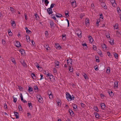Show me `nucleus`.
I'll use <instances>...</instances> for the list:
<instances>
[{
  "mask_svg": "<svg viewBox=\"0 0 121 121\" xmlns=\"http://www.w3.org/2000/svg\"><path fill=\"white\" fill-rule=\"evenodd\" d=\"M66 95V98L69 101H70L72 100H73L74 99V97L73 95L71 96L69 93L66 92L65 93Z\"/></svg>",
  "mask_w": 121,
  "mask_h": 121,
  "instance_id": "obj_1",
  "label": "nucleus"
},
{
  "mask_svg": "<svg viewBox=\"0 0 121 121\" xmlns=\"http://www.w3.org/2000/svg\"><path fill=\"white\" fill-rule=\"evenodd\" d=\"M37 98V99L39 102L42 103L43 102V99L40 95L38 94L36 96Z\"/></svg>",
  "mask_w": 121,
  "mask_h": 121,
  "instance_id": "obj_2",
  "label": "nucleus"
},
{
  "mask_svg": "<svg viewBox=\"0 0 121 121\" xmlns=\"http://www.w3.org/2000/svg\"><path fill=\"white\" fill-rule=\"evenodd\" d=\"M71 4L72 7L73 8H75L77 6L76 3L74 0L71 2Z\"/></svg>",
  "mask_w": 121,
  "mask_h": 121,
  "instance_id": "obj_3",
  "label": "nucleus"
},
{
  "mask_svg": "<svg viewBox=\"0 0 121 121\" xmlns=\"http://www.w3.org/2000/svg\"><path fill=\"white\" fill-rule=\"evenodd\" d=\"M11 25L12 28L13 29H14L16 27V24L14 20H12L11 21Z\"/></svg>",
  "mask_w": 121,
  "mask_h": 121,
  "instance_id": "obj_4",
  "label": "nucleus"
},
{
  "mask_svg": "<svg viewBox=\"0 0 121 121\" xmlns=\"http://www.w3.org/2000/svg\"><path fill=\"white\" fill-rule=\"evenodd\" d=\"M35 65L39 70L41 71L42 70V68L39 66V65L37 63L35 62Z\"/></svg>",
  "mask_w": 121,
  "mask_h": 121,
  "instance_id": "obj_5",
  "label": "nucleus"
},
{
  "mask_svg": "<svg viewBox=\"0 0 121 121\" xmlns=\"http://www.w3.org/2000/svg\"><path fill=\"white\" fill-rule=\"evenodd\" d=\"M88 38L90 43L91 44L94 41V39L92 37L89 35L88 36Z\"/></svg>",
  "mask_w": 121,
  "mask_h": 121,
  "instance_id": "obj_6",
  "label": "nucleus"
},
{
  "mask_svg": "<svg viewBox=\"0 0 121 121\" xmlns=\"http://www.w3.org/2000/svg\"><path fill=\"white\" fill-rule=\"evenodd\" d=\"M77 35L80 38L81 37V31L80 30H79L77 31Z\"/></svg>",
  "mask_w": 121,
  "mask_h": 121,
  "instance_id": "obj_7",
  "label": "nucleus"
},
{
  "mask_svg": "<svg viewBox=\"0 0 121 121\" xmlns=\"http://www.w3.org/2000/svg\"><path fill=\"white\" fill-rule=\"evenodd\" d=\"M55 47L57 49L60 50L61 49V47L58 43H56L55 44Z\"/></svg>",
  "mask_w": 121,
  "mask_h": 121,
  "instance_id": "obj_8",
  "label": "nucleus"
},
{
  "mask_svg": "<svg viewBox=\"0 0 121 121\" xmlns=\"http://www.w3.org/2000/svg\"><path fill=\"white\" fill-rule=\"evenodd\" d=\"M111 3H112V6L115 7L116 6V4L115 0H110Z\"/></svg>",
  "mask_w": 121,
  "mask_h": 121,
  "instance_id": "obj_9",
  "label": "nucleus"
},
{
  "mask_svg": "<svg viewBox=\"0 0 121 121\" xmlns=\"http://www.w3.org/2000/svg\"><path fill=\"white\" fill-rule=\"evenodd\" d=\"M48 78L50 79V81L51 82H54L55 80L54 77L52 75L50 76Z\"/></svg>",
  "mask_w": 121,
  "mask_h": 121,
  "instance_id": "obj_10",
  "label": "nucleus"
},
{
  "mask_svg": "<svg viewBox=\"0 0 121 121\" xmlns=\"http://www.w3.org/2000/svg\"><path fill=\"white\" fill-rule=\"evenodd\" d=\"M20 95L21 98V99L22 101L24 103H26V101L25 100H23V96L21 93L20 94Z\"/></svg>",
  "mask_w": 121,
  "mask_h": 121,
  "instance_id": "obj_11",
  "label": "nucleus"
},
{
  "mask_svg": "<svg viewBox=\"0 0 121 121\" xmlns=\"http://www.w3.org/2000/svg\"><path fill=\"white\" fill-rule=\"evenodd\" d=\"M55 66L57 68H59V62L57 61H55Z\"/></svg>",
  "mask_w": 121,
  "mask_h": 121,
  "instance_id": "obj_12",
  "label": "nucleus"
},
{
  "mask_svg": "<svg viewBox=\"0 0 121 121\" xmlns=\"http://www.w3.org/2000/svg\"><path fill=\"white\" fill-rule=\"evenodd\" d=\"M118 82L116 81L114 83V88L115 89H117L118 88Z\"/></svg>",
  "mask_w": 121,
  "mask_h": 121,
  "instance_id": "obj_13",
  "label": "nucleus"
},
{
  "mask_svg": "<svg viewBox=\"0 0 121 121\" xmlns=\"http://www.w3.org/2000/svg\"><path fill=\"white\" fill-rule=\"evenodd\" d=\"M89 19L88 18H86L85 20V24L86 26H89Z\"/></svg>",
  "mask_w": 121,
  "mask_h": 121,
  "instance_id": "obj_14",
  "label": "nucleus"
},
{
  "mask_svg": "<svg viewBox=\"0 0 121 121\" xmlns=\"http://www.w3.org/2000/svg\"><path fill=\"white\" fill-rule=\"evenodd\" d=\"M28 91L30 94L32 93L33 92V89L30 86L29 87Z\"/></svg>",
  "mask_w": 121,
  "mask_h": 121,
  "instance_id": "obj_15",
  "label": "nucleus"
},
{
  "mask_svg": "<svg viewBox=\"0 0 121 121\" xmlns=\"http://www.w3.org/2000/svg\"><path fill=\"white\" fill-rule=\"evenodd\" d=\"M47 12L49 14H52V9L51 8H48L47 9Z\"/></svg>",
  "mask_w": 121,
  "mask_h": 121,
  "instance_id": "obj_16",
  "label": "nucleus"
},
{
  "mask_svg": "<svg viewBox=\"0 0 121 121\" xmlns=\"http://www.w3.org/2000/svg\"><path fill=\"white\" fill-rule=\"evenodd\" d=\"M25 29L26 30V33H27L28 34H30L31 33V32L28 29L27 27H25Z\"/></svg>",
  "mask_w": 121,
  "mask_h": 121,
  "instance_id": "obj_17",
  "label": "nucleus"
},
{
  "mask_svg": "<svg viewBox=\"0 0 121 121\" xmlns=\"http://www.w3.org/2000/svg\"><path fill=\"white\" fill-rule=\"evenodd\" d=\"M19 51L20 52L22 55H24L25 54V51L24 50L22 49H21L19 50Z\"/></svg>",
  "mask_w": 121,
  "mask_h": 121,
  "instance_id": "obj_18",
  "label": "nucleus"
},
{
  "mask_svg": "<svg viewBox=\"0 0 121 121\" xmlns=\"http://www.w3.org/2000/svg\"><path fill=\"white\" fill-rule=\"evenodd\" d=\"M67 63L68 65H71L72 63V60L71 59H70L67 60Z\"/></svg>",
  "mask_w": 121,
  "mask_h": 121,
  "instance_id": "obj_19",
  "label": "nucleus"
},
{
  "mask_svg": "<svg viewBox=\"0 0 121 121\" xmlns=\"http://www.w3.org/2000/svg\"><path fill=\"white\" fill-rule=\"evenodd\" d=\"M15 46L17 47H19L21 46L20 43L18 41H16L15 43Z\"/></svg>",
  "mask_w": 121,
  "mask_h": 121,
  "instance_id": "obj_20",
  "label": "nucleus"
},
{
  "mask_svg": "<svg viewBox=\"0 0 121 121\" xmlns=\"http://www.w3.org/2000/svg\"><path fill=\"white\" fill-rule=\"evenodd\" d=\"M56 102L58 104V105L59 106H60L61 104V101L60 99H57L56 100Z\"/></svg>",
  "mask_w": 121,
  "mask_h": 121,
  "instance_id": "obj_21",
  "label": "nucleus"
},
{
  "mask_svg": "<svg viewBox=\"0 0 121 121\" xmlns=\"http://www.w3.org/2000/svg\"><path fill=\"white\" fill-rule=\"evenodd\" d=\"M50 25L51 28H53L54 27V22L53 21H50Z\"/></svg>",
  "mask_w": 121,
  "mask_h": 121,
  "instance_id": "obj_22",
  "label": "nucleus"
},
{
  "mask_svg": "<svg viewBox=\"0 0 121 121\" xmlns=\"http://www.w3.org/2000/svg\"><path fill=\"white\" fill-rule=\"evenodd\" d=\"M10 10L12 13H14L15 12V11L14 9L12 7H10Z\"/></svg>",
  "mask_w": 121,
  "mask_h": 121,
  "instance_id": "obj_23",
  "label": "nucleus"
},
{
  "mask_svg": "<svg viewBox=\"0 0 121 121\" xmlns=\"http://www.w3.org/2000/svg\"><path fill=\"white\" fill-rule=\"evenodd\" d=\"M117 9L118 14L119 15H121V11L120 8L118 7H117Z\"/></svg>",
  "mask_w": 121,
  "mask_h": 121,
  "instance_id": "obj_24",
  "label": "nucleus"
},
{
  "mask_svg": "<svg viewBox=\"0 0 121 121\" xmlns=\"http://www.w3.org/2000/svg\"><path fill=\"white\" fill-rule=\"evenodd\" d=\"M56 16L57 17H62V15L60 14L56 13Z\"/></svg>",
  "mask_w": 121,
  "mask_h": 121,
  "instance_id": "obj_25",
  "label": "nucleus"
},
{
  "mask_svg": "<svg viewBox=\"0 0 121 121\" xmlns=\"http://www.w3.org/2000/svg\"><path fill=\"white\" fill-rule=\"evenodd\" d=\"M26 38L27 42H30V40L29 36L28 35H26Z\"/></svg>",
  "mask_w": 121,
  "mask_h": 121,
  "instance_id": "obj_26",
  "label": "nucleus"
},
{
  "mask_svg": "<svg viewBox=\"0 0 121 121\" xmlns=\"http://www.w3.org/2000/svg\"><path fill=\"white\" fill-rule=\"evenodd\" d=\"M44 47L46 50H49L50 48L49 47L48 45V44H46L45 46H44Z\"/></svg>",
  "mask_w": 121,
  "mask_h": 121,
  "instance_id": "obj_27",
  "label": "nucleus"
},
{
  "mask_svg": "<svg viewBox=\"0 0 121 121\" xmlns=\"http://www.w3.org/2000/svg\"><path fill=\"white\" fill-rule=\"evenodd\" d=\"M109 42L111 45H113L114 44L113 39H110Z\"/></svg>",
  "mask_w": 121,
  "mask_h": 121,
  "instance_id": "obj_28",
  "label": "nucleus"
},
{
  "mask_svg": "<svg viewBox=\"0 0 121 121\" xmlns=\"http://www.w3.org/2000/svg\"><path fill=\"white\" fill-rule=\"evenodd\" d=\"M69 112L71 115L72 116H73L74 115V113L72 110L70 109H69Z\"/></svg>",
  "mask_w": 121,
  "mask_h": 121,
  "instance_id": "obj_29",
  "label": "nucleus"
},
{
  "mask_svg": "<svg viewBox=\"0 0 121 121\" xmlns=\"http://www.w3.org/2000/svg\"><path fill=\"white\" fill-rule=\"evenodd\" d=\"M102 47L103 48V49L104 50H106V45L105 44H103L102 45Z\"/></svg>",
  "mask_w": 121,
  "mask_h": 121,
  "instance_id": "obj_30",
  "label": "nucleus"
},
{
  "mask_svg": "<svg viewBox=\"0 0 121 121\" xmlns=\"http://www.w3.org/2000/svg\"><path fill=\"white\" fill-rule=\"evenodd\" d=\"M34 89L35 91L37 92L38 91V89L37 85H35L34 86Z\"/></svg>",
  "mask_w": 121,
  "mask_h": 121,
  "instance_id": "obj_31",
  "label": "nucleus"
},
{
  "mask_svg": "<svg viewBox=\"0 0 121 121\" xmlns=\"http://www.w3.org/2000/svg\"><path fill=\"white\" fill-rule=\"evenodd\" d=\"M114 29H118V25L117 24H116L114 26Z\"/></svg>",
  "mask_w": 121,
  "mask_h": 121,
  "instance_id": "obj_32",
  "label": "nucleus"
},
{
  "mask_svg": "<svg viewBox=\"0 0 121 121\" xmlns=\"http://www.w3.org/2000/svg\"><path fill=\"white\" fill-rule=\"evenodd\" d=\"M69 69L70 72H73V68L72 66H69Z\"/></svg>",
  "mask_w": 121,
  "mask_h": 121,
  "instance_id": "obj_33",
  "label": "nucleus"
},
{
  "mask_svg": "<svg viewBox=\"0 0 121 121\" xmlns=\"http://www.w3.org/2000/svg\"><path fill=\"white\" fill-rule=\"evenodd\" d=\"M95 58L96 59V62H99V57L97 56H95Z\"/></svg>",
  "mask_w": 121,
  "mask_h": 121,
  "instance_id": "obj_34",
  "label": "nucleus"
},
{
  "mask_svg": "<svg viewBox=\"0 0 121 121\" xmlns=\"http://www.w3.org/2000/svg\"><path fill=\"white\" fill-rule=\"evenodd\" d=\"M98 53L100 56L102 57L103 56V55L102 54V52L100 50L99 51Z\"/></svg>",
  "mask_w": 121,
  "mask_h": 121,
  "instance_id": "obj_35",
  "label": "nucleus"
},
{
  "mask_svg": "<svg viewBox=\"0 0 121 121\" xmlns=\"http://www.w3.org/2000/svg\"><path fill=\"white\" fill-rule=\"evenodd\" d=\"M110 67H108L107 68L106 70V73H110Z\"/></svg>",
  "mask_w": 121,
  "mask_h": 121,
  "instance_id": "obj_36",
  "label": "nucleus"
},
{
  "mask_svg": "<svg viewBox=\"0 0 121 121\" xmlns=\"http://www.w3.org/2000/svg\"><path fill=\"white\" fill-rule=\"evenodd\" d=\"M83 76L84 78L86 79H88L87 75L85 73H83Z\"/></svg>",
  "mask_w": 121,
  "mask_h": 121,
  "instance_id": "obj_37",
  "label": "nucleus"
},
{
  "mask_svg": "<svg viewBox=\"0 0 121 121\" xmlns=\"http://www.w3.org/2000/svg\"><path fill=\"white\" fill-rule=\"evenodd\" d=\"M28 105L30 109H31L32 107V104L30 103H29L28 104Z\"/></svg>",
  "mask_w": 121,
  "mask_h": 121,
  "instance_id": "obj_38",
  "label": "nucleus"
},
{
  "mask_svg": "<svg viewBox=\"0 0 121 121\" xmlns=\"http://www.w3.org/2000/svg\"><path fill=\"white\" fill-rule=\"evenodd\" d=\"M14 115L15 116L16 118L17 119L19 118L18 114L17 112H14Z\"/></svg>",
  "mask_w": 121,
  "mask_h": 121,
  "instance_id": "obj_39",
  "label": "nucleus"
},
{
  "mask_svg": "<svg viewBox=\"0 0 121 121\" xmlns=\"http://www.w3.org/2000/svg\"><path fill=\"white\" fill-rule=\"evenodd\" d=\"M100 22V19H98L97 21V22L96 24V25L97 26H99V23Z\"/></svg>",
  "mask_w": 121,
  "mask_h": 121,
  "instance_id": "obj_40",
  "label": "nucleus"
},
{
  "mask_svg": "<svg viewBox=\"0 0 121 121\" xmlns=\"http://www.w3.org/2000/svg\"><path fill=\"white\" fill-rule=\"evenodd\" d=\"M94 115L95 117L96 118H98L99 117V115L97 113H94Z\"/></svg>",
  "mask_w": 121,
  "mask_h": 121,
  "instance_id": "obj_41",
  "label": "nucleus"
},
{
  "mask_svg": "<svg viewBox=\"0 0 121 121\" xmlns=\"http://www.w3.org/2000/svg\"><path fill=\"white\" fill-rule=\"evenodd\" d=\"M62 38L63 40H65L66 39V35H62Z\"/></svg>",
  "mask_w": 121,
  "mask_h": 121,
  "instance_id": "obj_42",
  "label": "nucleus"
},
{
  "mask_svg": "<svg viewBox=\"0 0 121 121\" xmlns=\"http://www.w3.org/2000/svg\"><path fill=\"white\" fill-rule=\"evenodd\" d=\"M101 108L102 109H104L105 107V104H101Z\"/></svg>",
  "mask_w": 121,
  "mask_h": 121,
  "instance_id": "obj_43",
  "label": "nucleus"
},
{
  "mask_svg": "<svg viewBox=\"0 0 121 121\" xmlns=\"http://www.w3.org/2000/svg\"><path fill=\"white\" fill-rule=\"evenodd\" d=\"M52 74L50 73H49L48 72H47V74L46 75V76L47 77H48V78Z\"/></svg>",
  "mask_w": 121,
  "mask_h": 121,
  "instance_id": "obj_44",
  "label": "nucleus"
},
{
  "mask_svg": "<svg viewBox=\"0 0 121 121\" xmlns=\"http://www.w3.org/2000/svg\"><path fill=\"white\" fill-rule=\"evenodd\" d=\"M8 33L9 35L10 36H12L13 35V33L11 32L10 30H8Z\"/></svg>",
  "mask_w": 121,
  "mask_h": 121,
  "instance_id": "obj_45",
  "label": "nucleus"
},
{
  "mask_svg": "<svg viewBox=\"0 0 121 121\" xmlns=\"http://www.w3.org/2000/svg\"><path fill=\"white\" fill-rule=\"evenodd\" d=\"M107 54L108 56V57L110 58H111L112 57V55L111 54L110 52H107Z\"/></svg>",
  "mask_w": 121,
  "mask_h": 121,
  "instance_id": "obj_46",
  "label": "nucleus"
},
{
  "mask_svg": "<svg viewBox=\"0 0 121 121\" xmlns=\"http://www.w3.org/2000/svg\"><path fill=\"white\" fill-rule=\"evenodd\" d=\"M49 2L48 0H45L44 1V4L46 6H47Z\"/></svg>",
  "mask_w": 121,
  "mask_h": 121,
  "instance_id": "obj_47",
  "label": "nucleus"
},
{
  "mask_svg": "<svg viewBox=\"0 0 121 121\" xmlns=\"http://www.w3.org/2000/svg\"><path fill=\"white\" fill-rule=\"evenodd\" d=\"M13 102L14 103H16L17 101V98H15V97H14V96H13Z\"/></svg>",
  "mask_w": 121,
  "mask_h": 121,
  "instance_id": "obj_48",
  "label": "nucleus"
},
{
  "mask_svg": "<svg viewBox=\"0 0 121 121\" xmlns=\"http://www.w3.org/2000/svg\"><path fill=\"white\" fill-rule=\"evenodd\" d=\"M22 64V65L24 67L26 66V64L25 62L23 61H21V62Z\"/></svg>",
  "mask_w": 121,
  "mask_h": 121,
  "instance_id": "obj_49",
  "label": "nucleus"
},
{
  "mask_svg": "<svg viewBox=\"0 0 121 121\" xmlns=\"http://www.w3.org/2000/svg\"><path fill=\"white\" fill-rule=\"evenodd\" d=\"M2 43L4 45H4H6V42L4 40H3V39H2Z\"/></svg>",
  "mask_w": 121,
  "mask_h": 121,
  "instance_id": "obj_50",
  "label": "nucleus"
},
{
  "mask_svg": "<svg viewBox=\"0 0 121 121\" xmlns=\"http://www.w3.org/2000/svg\"><path fill=\"white\" fill-rule=\"evenodd\" d=\"M92 48L93 50H96L97 49V47L95 45H93V46Z\"/></svg>",
  "mask_w": 121,
  "mask_h": 121,
  "instance_id": "obj_51",
  "label": "nucleus"
},
{
  "mask_svg": "<svg viewBox=\"0 0 121 121\" xmlns=\"http://www.w3.org/2000/svg\"><path fill=\"white\" fill-rule=\"evenodd\" d=\"M73 108L74 110H76L77 109V106L75 104H74L73 106Z\"/></svg>",
  "mask_w": 121,
  "mask_h": 121,
  "instance_id": "obj_52",
  "label": "nucleus"
},
{
  "mask_svg": "<svg viewBox=\"0 0 121 121\" xmlns=\"http://www.w3.org/2000/svg\"><path fill=\"white\" fill-rule=\"evenodd\" d=\"M69 12L68 11H66L65 12V15L66 16V17H68L69 16L68 15Z\"/></svg>",
  "mask_w": 121,
  "mask_h": 121,
  "instance_id": "obj_53",
  "label": "nucleus"
},
{
  "mask_svg": "<svg viewBox=\"0 0 121 121\" xmlns=\"http://www.w3.org/2000/svg\"><path fill=\"white\" fill-rule=\"evenodd\" d=\"M103 16L102 14H100L99 15V18L100 19H101L102 20L103 19Z\"/></svg>",
  "mask_w": 121,
  "mask_h": 121,
  "instance_id": "obj_54",
  "label": "nucleus"
},
{
  "mask_svg": "<svg viewBox=\"0 0 121 121\" xmlns=\"http://www.w3.org/2000/svg\"><path fill=\"white\" fill-rule=\"evenodd\" d=\"M80 104L81 105V107L83 108H84L85 107V105L82 103H80Z\"/></svg>",
  "mask_w": 121,
  "mask_h": 121,
  "instance_id": "obj_55",
  "label": "nucleus"
},
{
  "mask_svg": "<svg viewBox=\"0 0 121 121\" xmlns=\"http://www.w3.org/2000/svg\"><path fill=\"white\" fill-rule=\"evenodd\" d=\"M101 4L102 7L106 5L105 4L104 2H102Z\"/></svg>",
  "mask_w": 121,
  "mask_h": 121,
  "instance_id": "obj_56",
  "label": "nucleus"
},
{
  "mask_svg": "<svg viewBox=\"0 0 121 121\" xmlns=\"http://www.w3.org/2000/svg\"><path fill=\"white\" fill-rule=\"evenodd\" d=\"M114 56L115 57V58L116 59H117L118 57V55L116 53H114Z\"/></svg>",
  "mask_w": 121,
  "mask_h": 121,
  "instance_id": "obj_57",
  "label": "nucleus"
},
{
  "mask_svg": "<svg viewBox=\"0 0 121 121\" xmlns=\"http://www.w3.org/2000/svg\"><path fill=\"white\" fill-rule=\"evenodd\" d=\"M49 98L50 99H51L52 98L53 95H52L51 93L50 94H49Z\"/></svg>",
  "mask_w": 121,
  "mask_h": 121,
  "instance_id": "obj_58",
  "label": "nucleus"
},
{
  "mask_svg": "<svg viewBox=\"0 0 121 121\" xmlns=\"http://www.w3.org/2000/svg\"><path fill=\"white\" fill-rule=\"evenodd\" d=\"M106 36L107 38H109L110 37V34L108 33L106 35Z\"/></svg>",
  "mask_w": 121,
  "mask_h": 121,
  "instance_id": "obj_59",
  "label": "nucleus"
},
{
  "mask_svg": "<svg viewBox=\"0 0 121 121\" xmlns=\"http://www.w3.org/2000/svg\"><path fill=\"white\" fill-rule=\"evenodd\" d=\"M31 77H32L33 79H34L35 78V74L34 73H32L31 74Z\"/></svg>",
  "mask_w": 121,
  "mask_h": 121,
  "instance_id": "obj_60",
  "label": "nucleus"
},
{
  "mask_svg": "<svg viewBox=\"0 0 121 121\" xmlns=\"http://www.w3.org/2000/svg\"><path fill=\"white\" fill-rule=\"evenodd\" d=\"M55 5V4H52L50 5V8H51L52 9V8L53 7H54Z\"/></svg>",
  "mask_w": 121,
  "mask_h": 121,
  "instance_id": "obj_61",
  "label": "nucleus"
},
{
  "mask_svg": "<svg viewBox=\"0 0 121 121\" xmlns=\"http://www.w3.org/2000/svg\"><path fill=\"white\" fill-rule=\"evenodd\" d=\"M94 109L97 112H98V108L96 107H94Z\"/></svg>",
  "mask_w": 121,
  "mask_h": 121,
  "instance_id": "obj_62",
  "label": "nucleus"
},
{
  "mask_svg": "<svg viewBox=\"0 0 121 121\" xmlns=\"http://www.w3.org/2000/svg\"><path fill=\"white\" fill-rule=\"evenodd\" d=\"M27 116L29 118H30L31 117V115L30 113H27Z\"/></svg>",
  "mask_w": 121,
  "mask_h": 121,
  "instance_id": "obj_63",
  "label": "nucleus"
},
{
  "mask_svg": "<svg viewBox=\"0 0 121 121\" xmlns=\"http://www.w3.org/2000/svg\"><path fill=\"white\" fill-rule=\"evenodd\" d=\"M108 93H109V95H110L112 97L113 96V93L112 91H111L110 92H108Z\"/></svg>",
  "mask_w": 121,
  "mask_h": 121,
  "instance_id": "obj_64",
  "label": "nucleus"
}]
</instances>
